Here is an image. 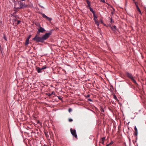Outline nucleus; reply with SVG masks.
<instances>
[{"instance_id": "1", "label": "nucleus", "mask_w": 146, "mask_h": 146, "mask_svg": "<svg viewBox=\"0 0 146 146\" xmlns=\"http://www.w3.org/2000/svg\"><path fill=\"white\" fill-rule=\"evenodd\" d=\"M53 30L51 29L49 33H46L45 34L43 35L42 36H38L40 33H43L45 31L44 29L40 25L39 28L38 29L37 34L34 38L33 39V40L36 42H41L42 43L44 41L48 38L49 36L51 35Z\"/></svg>"}, {"instance_id": "2", "label": "nucleus", "mask_w": 146, "mask_h": 146, "mask_svg": "<svg viewBox=\"0 0 146 146\" xmlns=\"http://www.w3.org/2000/svg\"><path fill=\"white\" fill-rule=\"evenodd\" d=\"M27 7H28V5L23 4L21 1H17V3L16 2L15 5V8L17 9Z\"/></svg>"}, {"instance_id": "3", "label": "nucleus", "mask_w": 146, "mask_h": 146, "mask_svg": "<svg viewBox=\"0 0 146 146\" xmlns=\"http://www.w3.org/2000/svg\"><path fill=\"white\" fill-rule=\"evenodd\" d=\"M70 132L73 136L75 137L76 138H77V136L76 135V131L75 129L73 130L72 128H71Z\"/></svg>"}, {"instance_id": "4", "label": "nucleus", "mask_w": 146, "mask_h": 146, "mask_svg": "<svg viewBox=\"0 0 146 146\" xmlns=\"http://www.w3.org/2000/svg\"><path fill=\"white\" fill-rule=\"evenodd\" d=\"M42 16L46 20H48L49 21H50L52 20V19L51 18H49L46 16L44 14H42Z\"/></svg>"}, {"instance_id": "5", "label": "nucleus", "mask_w": 146, "mask_h": 146, "mask_svg": "<svg viewBox=\"0 0 146 146\" xmlns=\"http://www.w3.org/2000/svg\"><path fill=\"white\" fill-rule=\"evenodd\" d=\"M126 75L128 77L130 78L131 79L133 78V77L132 74L131 73H129V72H126Z\"/></svg>"}, {"instance_id": "6", "label": "nucleus", "mask_w": 146, "mask_h": 146, "mask_svg": "<svg viewBox=\"0 0 146 146\" xmlns=\"http://www.w3.org/2000/svg\"><path fill=\"white\" fill-rule=\"evenodd\" d=\"M36 70L38 73L42 72V70H43L42 69V68H40L38 67H36Z\"/></svg>"}, {"instance_id": "7", "label": "nucleus", "mask_w": 146, "mask_h": 146, "mask_svg": "<svg viewBox=\"0 0 146 146\" xmlns=\"http://www.w3.org/2000/svg\"><path fill=\"white\" fill-rule=\"evenodd\" d=\"M105 140V137H102L101 141H100V143H102L104 145V141Z\"/></svg>"}, {"instance_id": "8", "label": "nucleus", "mask_w": 146, "mask_h": 146, "mask_svg": "<svg viewBox=\"0 0 146 146\" xmlns=\"http://www.w3.org/2000/svg\"><path fill=\"white\" fill-rule=\"evenodd\" d=\"M86 2L87 4H88V6L87 7H90V2L88 0H86Z\"/></svg>"}, {"instance_id": "9", "label": "nucleus", "mask_w": 146, "mask_h": 146, "mask_svg": "<svg viewBox=\"0 0 146 146\" xmlns=\"http://www.w3.org/2000/svg\"><path fill=\"white\" fill-rule=\"evenodd\" d=\"M29 40H28V39H27L26 40L25 42V45H27L29 44Z\"/></svg>"}, {"instance_id": "10", "label": "nucleus", "mask_w": 146, "mask_h": 146, "mask_svg": "<svg viewBox=\"0 0 146 146\" xmlns=\"http://www.w3.org/2000/svg\"><path fill=\"white\" fill-rule=\"evenodd\" d=\"M90 10V11L92 12L93 14H95V12L93 11L92 9L90 7H89Z\"/></svg>"}, {"instance_id": "11", "label": "nucleus", "mask_w": 146, "mask_h": 146, "mask_svg": "<svg viewBox=\"0 0 146 146\" xmlns=\"http://www.w3.org/2000/svg\"><path fill=\"white\" fill-rule=\"evenodd\" d=\"M134 129L135 131V135H137V130L136 126H135V127Z\"/></svg>"}, {"instance_id": "12", "label": "nucleus", "mask_w": 146, "mask_h": 146, "mask_svg": "<svg viewBox=\"0 0 146 146\" xmlns=\"http://www.w3.org/2000/svg\"><path fill=\"white\" fill-rule=\"evenodd\" d=\"M54 92H52L51 93H48L46 94L48 96H50L52 94H54Z\"/></svg>"}, {"instance_id": "13", "label": "nucleus", "mask_w": 146, "mask_h": 146, "mask_svg": "<svg viewBox=\"0 0 146 146\" xmlns=\"http://www.w3.org/2000/svg\"><path fill=\"white\" fill-rule=\"evenodd\" d=\"M93 15L94 19V21H96L97 20V17L95 15V13Z\"/></svg>"}, {"instance_id": "14", "label": "nucleus", "mask_w": 146, "mask_h": 146, "mask_svg": "<svg viewBox=\"0 0 146 146\" xmlns=\"http://www.w3.org/2000/svg\"><path fill=\"white\" fill-rule=\"evenodd\" d=\"M137 9V11L139 12V13L140 14H141V11L140 10V9L139 7L138 6H137V7H136Z\"/></svg>"}, {"instance_id": "15", "label": "nucleus", "mask_w": 146, "mask_h": 146, "mask_svg": "<svg viewBox=\"0 0 146 146\" xmlns=\"http://www.w3.org/2000/svg\"><path fill=\"white\" fill-rule=\"evenodd\" d=\"M111 29L113 30H115L116 29V27L115 25H114L112 27H111Z\"/></svg>"}, {"instance_id": "16", "label": "nucleus", "mask_w": 146, "mask_h": 146, "mask_svg": "<svg viewBox=\"0 0 146 146\" xmlns=\"http://www.w3.org/2000/svg\"><path fill=\"white\" fill-rule=\"evenodd\" d=\"M131 80L133 83L135 84H137L136 81L133 78H132Z\"/></svg>"}, {"instance_id": "17", "label": "nucleus", "mask_w": 146, "mask_h": 146, "mask_svg": "<svg viewBox=\"0 0 146 146\" xmlns=\"http://www.w3.org/2000/svg\"><path fill=\"white\" fill-rule=\"evenodd\" d=\"M95 22V24L97 25V26H99V22L97 20L96 21H94Z\"/></svg>"}, {"instance_id": "18", "label": "nucleus", "mask_w": 146, "mask_h": 146, "mask_svg": "<svg viewBox=\"0 0 146 146\" xmlns=\"http://www.w3.org/2000/svg\"><path fill=\"white\" fill-rule=\"evenodd\" d=\"M113 98L115 100H118L117 99L116 96L115 95H113Z\"/></svg>"}, {"instance_id": "19", "label": "nucleus", "mask_w": 146, "mask_h": 146, "mask_svg": "<svg viewBox=\"0 0 146 146\" xmlns=\"http://www.w3.org/2000/svg\"><path fill=\"white\" fill-rule=\"evenodd\" d=\"M15 21H17V23H16L17 25L19 24L21 22L20 21H19V20H17H17H15Z\"/></svg>"}, {"instance_id": "20", "label": "nucleus", "mask_w": 146, "mask_h": 146, "mask_svg": "<svg viewBox=\"0 0 146 146\" xmlns=\"http://www.w3.org/2000/svg\"><path fill=\"white\" fill-rule=\"evenodd\" d=\"M46 68V66H44L42 67V70L45 69Z\"/></svg>"}, {"instance_id": "21", "label": "nucleus", "mask_w": 146, "mask_h": 146, "mask_svg": "<svg viewBox=\"0 0 146 146\" xmlns=\"http://www.w3.org/2000/svg\"><path fill=\"white\" fill-rule=\"evenodd\" d=\"M3 38L5 40H7V38L5 35H4Z\"/></svg>"}, {"instance_id": "22", "label": "nucleus", "mask_w": 146, "mask_h": 146, "mask_svg": "<svg viewBox=\"0 0 146 146\" xmlns=\"http://www.w3.org/2000/svg\"><path fill=\"white\" fill-rule=\"evenodd\" d=\"M135 4V5L136 6V7H137V6H138V3L136 2H135V1H134V2H133Z\"/></svg>"}, {"instance_id": "23", "label": "nucleus", "mask_w": 146, "mask_h": 146, "mask_svg": "<svg viewBox=\"0 0 146 146\" xmlns=\"http://www.w3.org/2000/svg\"><path fill=\"white\" fill-rule=\"evenodd\" d=\"M68 121L69 122H72L73 121V120L71 118H69L68 119Z\"/></svg>"}, {"instance_id": "24", "label": "nucleus", "mask_w": 146, "mask_h": 146, "mask_svg": "<svg viewBox=\"0 0 146 146\" xmlns=\"http://www.w3.org/2000/svg\"><path fill=\"white\" fill-rule=\"evenodd\" d=\"M102 112H104V110L102 108H101L100 110Z\"/></svg>"}, {"instance_id": "25", "label": "nucleus", "mask_w": 146, "mask_h": 146, "mask_svg": "<svg viewBox=\"0 0 146 146\" xmlns=\"http://www.w3.org/2000/svg\"><path fill=\"white\" fill-rule=\"evenodd\" d=\"M45 134L46 137H47L48 136V135L45 132Z\"/></svg>"}, {"instance_id": "26", "label": "nucleus", "mask_w": 146, "mask_h": 146, "mask_svg": "<svg viewBox=\"0 0 146 146\" xmlns=\"http://www.w3.org/2000/svg\"><path fill=\"white\" fill-rule=\"evenodd\" d=\"M72 111V109L71 108H70L69 109H68V111H69V112H70Z\"/></svg>"}, {"instance_id": "27", "label": "nucleus", "mask_w": 146, "mask_h": 146, "mask_svg": "<svg viewBox=\"0 0 146 146\" xmlns=\"http://www.w3.org/2000/svg\"><path fill=\"white\" fill-rule=\"evenodd\" d=\"M31 35H30L29 37H28V38L27 39H28V40H29V39L31 37Z\"/></svg>"}, {"instance_id": "28", "label": "nucleus", "mask_w": 146, "mask_h": 146, "mask_svg": "<svg viewBox=\"0 0 146 146\" xmlns=\"http://www.w3.org/2000/svg\"><path fill=\"white\" fill-rule=\"evenodd\" d=\"M90 94H88L86 96V97L89 98L90 97Z\"/></svg>"}, {"instance_id": "29", "label": "nucleus", "mask_w": 146, "mask_h": 146, "mask_svg": "<svg viewBox=\"0 0 146 146\" xmlns=\"http://www.w3.org/2000/svg\"><path fill=\"white\" fill-rule=\"evenodd\" d=\"M127 1H128L127 0H125V5H127Z\"/></svg>"}, {"instance_id": "30", "label": "nucleus", "mask_w": 146, "mask_h": 146, "mask_svg": "<svg viewBox=\"0 0 146 146\" xmlns=\"http://www.w3.org/2000/svg\"><path fill=\"white\" fill-rule=\"evenodd\" d=\"M88 100H89L90 101V102H92V100L91 99H88Z\"/></svg>"}, {"instance_id": "31", "label": "nucleus", "mask_w": 146, "mask_h": 146, "mask_svg": "<svg viewBox=\"0 0 146 146\" xmlns=\"http://www.w3.org/2000/svg\"><path fill=\"white\" fill-rule=\"evenodd\" d=\"M106 146H110V144H107Z\"/></svg>"}, {"instance_id": "32", "label": "nucleus", "mask_w": 146, "mask_h": 146, "mask_svg": "<svg viewBox=\"0 0 146 146\" xmlns=\"http://www.w3.org/2000/svg\"><path fill=\"white\" fill-rule=\"evenodd\" d=\"M101 1L103 2H105V1L104 0H100Z\"/></svg>"}, {"instance_id": "33", "label": "nucleus", "mask_w": 146, "mask_h": 146, "mask_svg": "<svg viewBox=\"0 0 146 146\" xmlns=\"http://www.w3.org/2000/svg\"><path fill=\"white\" fill-rule=\"evenodd\" d=\"M111 23H112V19H111Z\"/></svg>"}, {"instance_id": "34", "label": "nucleus", "mask_w": 146, "mask_h": 146, "mask_svg": "<svg viewBox=\"0 0 146 146\" xmlns=\"http://www.w3.org/2000/svg\"><path fill=\"white\" fill-rule=\"evenodd\" d=\"M109 144H110V145L112 144V142L110 143Z\"/></svg>"}, {"instance_id": "35", "label": "nucleus", "mask_w": 146, "mask_h": 146, "mask_svg": "<svg viewBox=\"0 0 146 146\" xmlns=\"http://www.w3.org/2000/svg\"><path fill=\"white\" fill-rule=\"evenodd\" d=\"M101 22L102 23L103 21L102 20H101Z\"/></svg>"}, {"instance_id": "36", "label": "nucleus", "mask_w": 146, "mask_h": 146, "mask_svg": "<svg viewBox=\"0 0 146 146\" xmlns=\"http://www.w3.org/2000/svg\"><path fill=\"white\" fill-rule=\"evenodd\" d=\"M133 2H134V1H135V0H133Z\"/></svg>"}]
</instances>
